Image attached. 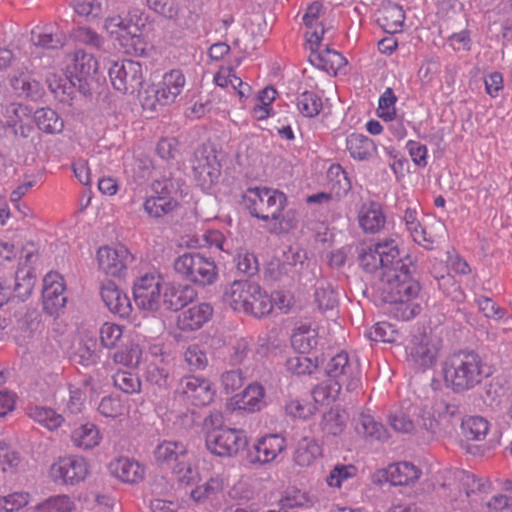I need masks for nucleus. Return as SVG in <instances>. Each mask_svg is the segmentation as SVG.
Returning a JSON list of instances; mask_svg holds the SVG:
<instances>
[{"mask_svg":"<svg viewBox=\"0 0 512 512\" xmlns=\"http://www.w3.org/2000/svg\"><path fill=\"white\" fill-rule=\"evenodd\" d=\"M449 482L443 484L444 497L455 509L476 512H499L509 506L510 499L506 495H495L486 500L491 483L483 478H477L464 470L449 472Z\"/></svg>","mask_w":512,"mask_h":512,"instance_id":"f257e3e1","label":"nucleus"},{"mask_svg":"<svg viewBox=\"0 0 512 512\" xmlns=\"http://www.w3.org/2000/svg\"><path fill=\"white\" fill-rule=\"evenodd\" d=\"M381 281L384 299L392 305L390 312L396 319L408 321L420 313L421 307L415 302L420 285L413 278L409 266L382 272Z\"/></svg>","mask_w":512,"mask_h":512,"instance_id":"f03ea898","label":"nucleus"},{"mask_svg":"<svg viewBox=\"0 0 512 512\" xmlns=\"http://www.w3.org/2000/svg\"><path fill=\"white\" fill-rule=\"evenodd\" d=\"M243 203L253 217L272 223L271 230L285 232L293 227L291 211H284L286 195L268 187L249 188L243 195Z\"/></svg>","mask_w":512,"mask_h":512,"instance_id":"7ed1b4c3","label":"nucleus"},{"mask_svg":"<svg viewBox=\"0 0 512 512\" xmlns=\"http://www.w3.org/2000/svg\"><path fill=\"white\" fill-rule=\"evenodd\" d=\"M133 296L140 310L152 314L176 311L184 305L176 289L155 272L146 273L134 281Z\"/></svg>","mask_w":512,"mask_h":512,"instance_id":"20e7f679","label":"nucleus"},{"mask_svg":"<svg viewBox=\"0 0 512 512\" xmlns=\"http://www.w3.org/2000/svg\"><path fill=\"white\" fill-rule=\"evenodd\" d=\"M480 356L472 351H459L445 358L441 371L446 387L464 392L480 384L485 376Z\"/></svg>","mask_w":512,"mask_h":512,"instance_id":"39448f33","label":"nucleus"},{"mask_svg":"<svg viewBox=\"0 0 512 512\" xmlns=\"http://www.w3.org/2000/svg\"><path fill=\"white\" fill-rule=\"evenodd\" d=\"M224 302L234 311L255 318L269 315L273 310L272 300L262 287L248 280H236L225 288Z\"/></svg>","mask_w":512,"mask_h":512,"instance_id":"423d86ee","label":"nucleus"},{"mask_svg":"<svg viewBox=\"0 0 512 512\" xmlns=\"http://www.w3.org/2000/svg\"><path fill=\"white\" fill-rule=\"evenodd\" d=\"M174 269L184 280L201 287L214 284L218 278L215 261L199 252H186L178 256Z\"/></svg>","mask_w":512,"mask_h":512,"instance_id":"0eeeda50","label":"nucleus"},{"mask_svg":"<svg viewBox=\"0 0 512 512\" xmlns=\"http://www.w3.org/2000/svg\"><path fill=\"white\" fill-rule=\"evenodd\" d=\"M91 475L90 461L80 454L57 457L48 469L49 479L56 485L75 487Z\"/></svg>","mask_w":512,"mask_h":512,"instance_id":"6e6552de","label":"nucleus"},{"mask_svg":"<svg viewBox=\"0 0 512 512\" xmlns=\"http://www.w3.org/2000/svg\"><path fill=\"white\" fill-rule=\"evenodd\" d=\"M206 447L214 455L232 457L237 455L248 444V437L244 430L217 427L207 432Z\"/></svg>","mask_w":512,"mask_h":512,"instance_id":"1a4fd4ad","label":"nucleus"},{"mask_svg":"<svg viewBox=\"0 0 512 512\" xmlns=\"http://www.w3.org/2000/svg\"><path fill=\"white\" fill-rule=\"evenodd\" d=\"M192 169L197 185L203 191L210 192L221 176V164L216 150L205 146L197 149Z\"/></svg>","mask_w":512,"mask_h":512,"instance_id":"9d476101","label":"nucleus"},{"mask_svg":"<svg viewBox=\"0 0 512 512\" xmlns=\"http://www.w3.org/2000/svg\"><path fill=\"white\" fill-rule=\"evenodd\" d=\"M326 372L330 379L339 381L348 392L356 391L361 386V369L358 359L349 357L344 351L337 353L329 360Z\"/></svg>","mask_w":512,"mask_h":512,"instance_id":"9b49d317","label":"nucleus"},{"mask_svg":"<svg viewBox=\"0 0 512 512\" xmlns=\"http://www.w3.org/2000/svg\"><path fill=\"white\" fill-rule=\"evenodd\" d=\"M108 75L113 88L122 94L134 93L144 81L141 64L132 60L113 62Z\"/></svg>","mask_w":512,"mask_h":512,"instance_id":"f8f14e48","label":"nucleus"},{"mask_svg":"<svg viewBox=\"0 0 512 512\" xmlns=\"http://www.w3.org/2000/svg\"><path fill=\"white\" fill-rule=\"evenodd\" d=\"M440 349L439 339L427 334L414 336L406 347L407 361L414 368L427 370L436 363Z\"/></svg>","mask_w":512,"mask_h":512,"instance_id":"ddd939ff","label":"nucleus"},{"mask_svg":"<svg viewBox=\"0 0 512 512\" xmlns=\"http://www.w3.org/2000/svg\"><path fill=\"white\" fill-rule=\"evenodd\" d=\"M98 269L107 276L121 278L125 275L134 256L123 245L102 246L96 252Z\"/></svg>","mask_w":512,"mask_h":512,"instance_id":"4468645a","label":"nucleus"},{"mask_svg":"<svg viewBox=\"0 0 512 512\" xmlns=\"http://www.w3.org/2000/svg\"><path fill=\"white\" fill-rule=\"evenodd\" d=\"M306 46L310 51V61L326 71L337 72L347 65L346 58L324 43V34H306Z\"/></svg>","mask_w":512,"mask_h":512,"instance_id":"2eb2a0df","label":"nucleus"},{"mask_svg":"<svg viewBox=\"0 0 512 512\" xmlns=\"http://www.w3.org/2000/svg\"><path fill=\"white\" fill-rule=\"evenodd\" d=\"M177 393L195 406H207L215 398L216 390L212 382L199 375H187L181 378Z\"/></svg>","mask_w":512,"mask_h":512,"instance_id":"dca6fc26","label":"nucleus"},{"mask_svg":"<svg viewBox=\"0 0 512 512\" xmlns=\"http://www.w3.org/2000/svg\"><path fill=\"white\" fill-rule=\"evenodd\" d=\"M43 309L50 315H58L67 303L66 285L62 275L51 271L43 278Z\"/></svg>","mask_w":512,"mask_h":512,"instance_id":"f3484780","label":"nucleus"},{"mask_svg":"<svg viewBox=\"0 0 512 512\" xmlns=\"http://www.w3.org/2000/svg\"><path fill=\"white\" fill-rule=\"evenodd\" d=\"M170 181L157 180L152 184L153 194L143 203L144 211L154 218H160L172 212L177 207V201L170 196Z\"/></svg>","mask_w":512,"mask_h":512,"instance_id":"a211bd4d","label":"nucleus"},{"mask_svg":"<svg viewBox=\"0 0 512 512\" xmlns=\"http://www.w3.org/2000/svg\"><path fill=\"white\" fill-rule=\"evenodd\" d=\"M286 449V440L280 434H267L259 438L248 453L251 464L273 462Z\"/></svg>","mask_w":512,"mask_h":512,"instance_id":"6ab92c4d","label":"nucleus"},{"mask_svg":"<svg viewBox=\"0 0 512 512\" xmlns=\"http://www.w3.org/2000/svg\"><path fill=\"white\" fill-rule=\"evenodd\" d=\"M108 471L112 477L125 484H139L146 475V467L138 460L127 456H119L108 464Z\"/></svg>","mask_w":512,"mask_h":512,"instance_id":"aec40b11","label":"nucleus"},{"mask_svg":"<svg viewBox=\"0 0 512 512\" xmlns=\"http://www.w3.org/2000/svg\"><path fill=\"white\" fill-rule=\"evenodd\" d=\"M421 475L417 466L410 462H398L390 464L387 468L378 470L374 475V481L387 482L394 486L410 485L416 482Z\"/></svg>","mask_w":512,"mask_h":512,"instance_id":"412c9836","label":"nucleus"},{"mask_svg":"<svg viewBox=\"0 0 512 512\" xmlns=\"http://www.w3.org/2000/svg\"><path fill=\"white\" fill-rule=\"evenodd\" d=\"M105 29L110 32L123 30L127 32L155 30L154 23L140 9H132L124 15L110 16L105 21Z\"/></svg>","mask_w":512,"mask_h":512,"instance_id":"4be33fe9","label":"nucleus"},{"mask_svg":"<svg viewBox=\"0 0 512 512\" xmlns=\"http://www.w3.org/2000/svg\"><path fill=\"white\" fill-rule=\"evenodd\" d=\"M227 406L232 411L258 412L266 406L265 389L258 382H253L246 386L242 392L232 396L228 400Z\"/></svg>","mask_w":512,"mask_h":512,"instance_id":"5701e85b","label":"nucleus"},{"mask_svg":"<svg viewBox=\"0 0 512 512\" xmlns=\"http://www.w3.org/2000/svg\"><path fill=\"white\" fill-rule=\"evenodd\" d=\"M227 486V477L217 473L211 475L205 482L196 485L190 492V498L197 504L210 503L212 506H216Z\"/></svg>","mask_w":512,"mask_h":512,"instance_id":"b1692460","label":"nucleus"},{"mask_svg":"<svg viewBox=\"0 0 512 512\" xmlns=\"http://www.w3.org/2000/svg\"><path fill=\"white\" fill-rule=\"evenodd\" d=\"M100 296L105 307L114 315L121 318L128 317L132 311V304L128 295L113 281H105L100 288Z\"/></svg>","mask_w":512,"mask_h":512,"instance_id":"393cba45","label":"nucleus"},{"mask_svg":"<svg viewBox=\"0 0 512 512\" xmlns=\"http://www.w3.org/2000/svg\"><path fill=\"white\" fill-rule=\"evenodd\" d=\"M213 315V307L209 303H198L183 309L177 316V327L184 332H192L202 328Z\"/></svg>","mask_w":512,"mask_h":512,"instance_id":"a878e982","label":"nucleus"},{"mask_svg":"<svg viewBox=\"0 0 512 512\" xmlns=\"http://www.w3.org/2000/svg\"><path fill=\"white\" fill-rule=\"evenodd\" d=\"M187 454L188 448L184 442L163 440L156 445L153 451V458L159 466L173 469V466L185 459Z\"/></svg>","mask_w":512,"mask_h":512,"instance_id":"bb28decb","label":"nucleus"},{"mask_svg":"<svg viewBox=\"0 0 512 512\" xmlns=\"http://www.w3.org/2000/svg\"><path fill=\"white\" fill-rule=\"evenodd\" d=\"M97 71V61L93 55L77 50L66 65V74L77 82L87 81ZM81 86V84H79Z\"/></svg>","mask_w":512,"mask_h":512,"instance_id":"cd10ccee","label":"nucleus"},{"mask_svg":"<svg viewBox=\"0 0 512 512\" xmlns=\"http://www.w3.org/2000/svg\"><path fill=\"white\" fill-rule=\"evenodd\" d=\"M185 86L186 77L181 69L165 72L157 84L161 100L168 105L177 101Z\"/></svg>","mask_w":512,"mask_h":512,"instance_id":"c85d7f7f","label":"nucleus"},{"mask_svg":"<svg viewBox=\"0 0 512 512\" xmlns=\"http://www.w3.org/2000/svg\"><path fill=\"white\" fill-rule=\"evenodd\" d=\"M102 433L98 426L92 422L76 425L70 433L72 445L82 451H89L100 445Z\"/></svg>","mask_w":512,"mask_h":512,"instance_id":"c756f323","label":"nucleus"},{"mask_svg":"<svg viewBox=\"0 0 512 512\" xmlns=\"http://www.w3.org/2000/svg\"><path fill=\"white\" fill-rule=\"evenodd\" d=\"M345 143L347 152L355 161H370L378 153L376 143L361 133H351Z\"/></svg>","mask_w":512,"mask_h":512,"instance_id":"7c9ffc66","label":"nucleus"},{"mask_svg":"<svg viewBox=\"0 0 512 512\" xmlns=\"http://www.w3.org/2000/svg\"><path fill=\"white\" fill-rule=\"evenodd\" d=\"M359 226L366 233H377L384 228L386 216L377 202L364 203L358 212Z\"/></svg>","mask_w":512,"mask_h":512,"instance_id":"2f4dec72","label":"nucleus"},{"mask_svg":"<svg viewBox=\"0 0 512 512\" xmlns=\"http://www.w3.org/2000/svg\"><path fill=\"white\" fill-rule=\"evenodd\" d=\"M214 81L219 87H232L239 96L241 102H245L251 95V86L248 83L243 82L242 79L235 74L232 67H220L214 75Z\"/></svg>","mask_w":512,"mask_h":512,"instance_id":"473e14b6","label":"nucleus"},{"mask_svg":"<svg viewBox=\"0 0 512 512\" xmlns=\"http://www.w3.org/2000/svg\"><path fill=\"white\" fill-rule=\"evenodd\" d=\"M73 20L78 25H92L96 23L103 14L101 0H73Z\"/></svg>","mask_w":512,"mask_h":512,"instance_id":"72a5a7b5","label":"nucleus"},{"mask_svg":"<svg viewBox=\"0 0 512 512\" xmlns=\"http://www.w3.org/2000/svg\"><path fill=\"white\" fill-rule=\"evenodd\" d=\"M378 255H380L381 269L387 272L390 269H399L401 266H409L407 260L400 256V250L395 240L388 238L377 242Z\"/></svg>","mask_w":512,"mask_h":512,"instance_id":"f704fd0d","label":"nucleus"},{"mask_svg":"<svg viewBox=\"0 0 512 512\" xmlns=\"http://www.w3.org/2000/svg\"><path fill=\"white\" fill-rule=\"evenodd\" d=\"M10 85L18 96L35 97L39 96L41 85L32 78L26 66L18 69L10 77Z\"/></svg>","mask_w":512,"mask_h":512,"instance_id":"c9c22d12","label":"nucleus"},{"mask_svg":"<svg viewBox=\"0 0 512 512\" xmlns=\"http://www.w3.org/2000/svg\"><path fill=\"white\" fill-rule=\"evenodd\" d=\"M418 216L419 213L416 206L407 207L404 210L403 222L415 243L426 249H431L433 246V240L430 236L427 235L426 230L421 225Z\"/></svg>","mask_w":512,"mask_h":512,"instance_id":"e433bc0d","label":"nucleus"},{"mask_svg":"<svg viewBox=\"0 0 512 512\" xmlns=\"http://www.w3.org/2000/svg\"><path fill=\"white\" fill-rule=\"evenodd\" d=\"M7 131L22 137H28L32 130L29 123V111L26 106L12 104L7 109Z\"/></svg>","mask_w":512,"mask_h":512,"instance_id":"4c0bfd02","label":"nucleus"},{"mask_svg":"<svg viewBox=\"0 0 512 512\" xmlns=\"http://www.w3.org/2000/svg\"><path fill=\"white\" fill-rule=\"evenodd\" d=\"M77 502L73 495L55 494L34 505L31 512H75Z\"/></svg>","mask_w":512,"mask_h":512,"instance_id":"58836bf2","label":"nucleus"},{"mask_svg":"<svg viewBox=\"0 0 512 512\" xmlns=\"http://www.w3.org/2000/svg\"><path fill=\"white\" fill-rule=\"evenodd\" d=\"M322 446L314 438H302L295 449L294 461L298 466L309 467L322 456Z\"/></svg>","mask_w":512,"mask_h":512,"instance_id":"ea45409f","label":"nucleus"},{"mask_svg":"<svg viewBox=\"0 0 512 512\" xmlns=\"http://www.w3.org/2000/svg\"><path fill=\"white\" fill-rule=\"evenodd\" d=\"M277 95L278 92L271 86L261 89L254 98V104L251 108L252 117L256 120H265L274 116L273 103Z\"/></svg>","mask_w":512,"mask_h":512,"instance_id":"a19ab883","label":"nucleus"},{"mask_svg":"<svg viewBox=\"0 0 512 512\" xmlns=\"http://www.w3.org/2000/svg\"><path fill=\"white\" fill-rule=\"evenodd\" d=\"M355 430L359 435L367 439L385 441L389 437L384 425L366 413H361L355 420Z\"/></svg>","mask_w":512,"mask_h":512,"instance_id":"79ce46f5","label":"nucleus"},{"mask_svg":"<svg viewBox=\"0 0 512 512\" xmlns=\"http://www.w3.org/2000/svg\"><path fill=\"white\" fill-rule=\"evenodd\" d=\"M203 465L200 466L201 460L185 461L184 459L173 466V473L178 481L182 484L191 485L198 483L202 480V471L208 470L205 460L202 461Z\"/></svg>","mask_w":512,"mask_h":512,"instance_id":"37998d69","label":"nucleus"},{"mask_svg":"<svg viewBox=\"0 0 512 512\" xmlns=\"http://www.w3.org/2000/svg\"><path fill=\"white\" fill-rule=\"evenodd\" d=\"M318 344V332L310 325L301 324L296 327L291 336L292 347L301 354H306Z\"/></svg>","mask_w":512,"mask_h":512,"instance_id":"c03bdc74","label":"nucleus"},{"mask_svg":"<svg viewBox=\"0 0 512 512\" xmlns=\"http://www.w3.org/2000/svg\"><path fill=\"white\" fill-rule=\"evenodd\" d=\"M76 82L75 79H71L67 74L66 77L52 74L47 79L50 91L62 103H68L73 99L76 91Z\"/></svg>","mask_w":512,"mask_h":512,"instance_id":"a18cd8bd","label":"nucleus"},{"mask_svg":"<svg viewBox=\"0 0 512 512\" xmlns=\"http://www.w3.org/2000/svg\"><path fill=\"white\" fill-rule=\"evenodd\" d=\"M328 185L336 200L351 189V181L340 164H332L327 171Z\"/></svg>","mask_w":512,"mask_h":512,"instance_id":"49530a36","label":"nucleus"},{"mask_svg":"<svg viewBox=\"0 0 512 512\" xmlns=\"http://www.w3.org/2000/svg\"><path fill=\"white\" fill-rule=\"evenodd\" d=\"M117 42L123 53L133 56H143L151 48L145 34H119Z\"/></svg>","mask_w":512,"mask_h":512,"instance_id":"de8ad7c7","label":"nucleus"},{"mask_svg":"<svg viewBox=\"0 0 512 512\" xmlns=\"http://www.w3.org/2000/svg\"><path fill=\"white\" fill-rule=\"evenodd\" d=\"M129 403L118 395H109L101 399L98 412L106 418H121L129 414Z\"/></svg>","mask_w":512,"mask_h":512,"instance_id":"09e8293b","label":"nucleus"},{"mask_svg":"<svg viewBox=\"0 0 512 512\" xmlns=\"http://www.w3.org/2000/svg\"><path fill=\"white\" fill-rule=\"evenodd\" d=\"M34 119L38 128L48 134H56L62 132L64 121L51 108H40L35 111Z\"/></svg>","mask_w":512,"mask_h":512,"instance_id":"8fccbe9b","label":"nucleus"},{"mask_svg":"<svg viewBox=\"0 0 512 512\" xmlns=\"http://www.w3.org/2000/svg\"><path fill=\"white\" fill-rule=\"evenodd\" d=\"M28 415L35 422L39 423L50 431L58 429L64 422V418L61 414H58L51 408L42 406H34L29 408Z\"/></svg>","mask_w":512,"mask_h":512,"instance_id":"3c124183","label":"nucleus"},{"mask_svg":"<svg viewBox=\"0 0 512 512\" xmlns=\"http://www.w3.org/2000/svg\"><path fill=\"white\" fill-rule=\"evenodd\" d=\"M342 387L339 381L328 378L313 389V399L317 404L329 405L338 399Z\"/></svg>","mask_w":512,"mask_h":512,"instance_id":"603ef678","label":"nucleus"},{"mask_svg":"<svg viewBox=\"0 0 512 512\" xmlns=\"http://www.w3.org/2000/svg\"><path fill=\"white\" fill-rule=\"evenodd\" d=\"M193 247H215L220 251L230 253L231 246L229 241L224 237L223 233L219 230L207 229L197 235V239Z\"/></svg>","mask_w":512,"mask_h":512,"instance_id":"864d4df0","label":"nucleus"},{"mask_svg":"<svg viewBox=\"0 0 512 512\" xmlns=\"http://www.w3.org/2000/svg\"><path fill=\"white\" fill-rule=\"evenodd\" d=\"M463 434L470 440H483L490 428L489 422L481 416H468L461 424Z\"/></svg>","mask_w":512,"mask_h":512,"instance_id":"5fc2aeb1","label":"nucleus"},{"mask_svg":"<svg viewBox=\"0 0 512 512\" xmlns=\"http://www.w3.org/2000/svg\"><path fill=\"white\" fill-rule=\"evenodd\" d=\"M296 106L302 116L312 118L321 112L323 102L322 98L317 93L305 91L297 97Z\"/></svg>","mask_w":512,"mask_h":512,"instance_id":"6e6d98bb","label":"nucleus"},{"mask_svg":"<svg viewBox=\"0 0 512 512\" xmlns=\"http://www.w3.org/2000/svg\"><path fill=\"white\" fill-rule=\"evenodd\" d=\"M357 468L352 464L335 465L325 478L328 487L340 489L347 481L357 476Z\"/></svg>","mask_w":512,"mask_h":512,"instance_id":"4d7b16f0","label":"nucleus"},{"mask_svg":"<svg viewBox=\"0 0 512 512\" xmlns=\"http://www.w3.org/2000/svg\"><path fill=\"white\" fill-rule=\"evenodd\" d=\"M98 334L101 346L113 349L122 340L124 327L114 322H105L100 326Z\"/></svg>","mask_w":512,"mask_h":512,"instance_id":"13d9d810","label":"nucleus"},{"mask_svg":"<svg viewBox=\"0 0 512 512\" xmlns=\"http://www.w3.org/2000/svg\"><path fill=\"white\" fill-rule=\"evenodd\" d=\"M346 422L347 415L344 411L331 408L323 415L322 430L327 434L338 436L343 432Z\"/></svg>","mask_w":512,"mask_h":512,"instance_id":"bf43d9fd","label":"nucleus"},{"mask_svg":"<svg viewBox=\"0 0 512 512\" xmlns=\"http://www.w3.org/2000/svg\"><path fill=\"white\" fill-rule=\"evenodd\" d=\"M142 359V348L134 341L114 353L113 360L117 364L127 367H137Z\"/></svg>","mask_w":512,"mask_h":512,"instance_id":"052dcab7","label":"nucleus"},{"mask_svg":"<svg viewBox=\"0 0 512 512\" xmlns=\"http://www.w3.org/2000/svg\"><path fill=\"white\" fill-rule=\"evenodd\" d=\"M114 386L126 394L139 393L141 391V380L135 373L125 370H118L113 375Z\"/></svg>","mask_w":512,"mask_h":512,"instance_id":"680f3d73","label":"nucleus"},{"mask_svg":"<svg viewBox=\"0 0 512 512\" xmlns=\"http://www.w3.org/2000/svg\"><path fill=\"white\" fill-rule=\"evenodd\" d=\"M366 336L375 342L394 343L397 341L398 330L389 322H378L373 325L367 332Z\"/></svg>","mask_w":512,"mask_h":512,"instance_id":"e2e57ef3","label":"nucleus"},{"mask_svg":"<svg viewBox=\"0 0 512 512\" xmlns=\"http://www.w3.org/2000/svg\"><path fill=\"white\" fill-rule=\"evenodd\" d=\"M315 302L320 310L326 311L333 309L338 303L337 292L326 282H318L315 289Z\"/></svg>","mask_w":512,"mask_h":512,"instance_id":"0e129e2a","label":"nucleus"},{"mask_svg":"<svg viewBox=\"0 0 512 512\" xmlns=\"http://www.w3.org/2000/svg\"><path fill=\"white\" fill-rule=\"evenodd\" d=\"M283 508H310L314 505V498L306 491L291 489L281 498Z\"/></svg>","mask_w":512,"mask_h":512,"instance_id":"69168bd1","label":"nucleus"},{"mask_svg":"<svg viewBox=\"0 0 512 512\" xmlns=\"http://www.w3.org/2000/svg\"><path fill=\"white\" fill-rule=\"evenodd\" d=\"M31 495L25 491H15L0 496V512H15L28 505Z\"/></svg>","mask_w":512,"mask_h":512,"instance_id":"338daca9","label":"nucleus"},{"mask_svg":"<svg viewBox=\"0 0 512 512\" xmlns=\"http://www.w3.org/2000/svg\"><path fill=\"white\" fill-rule=\"evenodd\" d=\"M316 411L315 405L304 399L291 398L285 404L287 415L297 419H307Z\"/></svg>","mask_w":512,"mask_h":512,"instance_id":"774afa93","label":"nucleus"}]
</instances>
